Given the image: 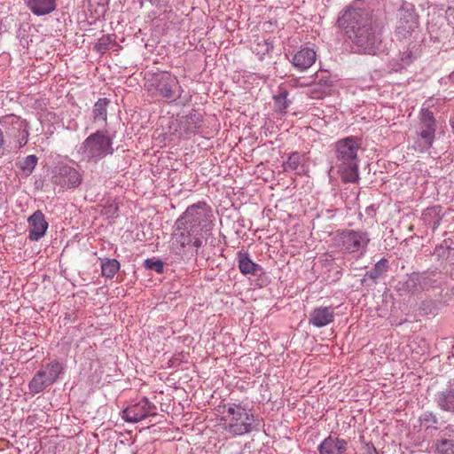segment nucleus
Listing matches in <instances>:
<instances>
[{
  "label": "nucleus",
  "mask_w": 454,
  "mask_h": 454,
  "mask_svg": "<svg viewBox=\"0 0 454 454\" xmlns=\"http://www.w3.org/2000/svg\"><path fill=\"white\" fill-rule=\"evenodd\" d=\"M370 454H377V451L375 449L372 450V451Z\"/></svg>",
  "instance_id": "nucleus-44"
},
{
  "label": "nucleus",
  "mask_w": 454,
  "mask_h": 454,
  "mask_svg": "<svg viewBox=\"0 0 454 454\" xmlns=\"http://www.w3.org/2000/svg\"><path fill=\"white\" fill-rule=\"evenodd\" d=\"M212 211L205 202H199L187 207L177 218L179 224L188 226L197 233L207 234L212 229Z\"/></svg>",
  "instance_id": "nucleus-7"
},
{
  "label": "nucleus",
  "mask_w": 454,
  "mask_h": 454,
  "mask_svg": "<svg viewBox=\"0 0 454 454\" xmlns=\"http://www.w3.org/2000/svg\"><path fill=\"white\" fill-rule=\"evenodd\" d=\"M438 454H454V440L444 439L437 445Z\"/></svg>",
  "instance_id": "nucleus-36"
},
{
  "label": "nucleus",
  "mask_w": 454,
  "mask_h": 454,
  "mask_svg": "<svg viewBox=\"0 0 454 454\" xmlns=\"http://www.w3.org/2000/svg\"><path fill=\"white\" fill-rule=\"evenodd\" d=\"M301 155L299 153L294 152L291 153L287 160L283 164L284 171L290 172L296 170L301 164Z\"/></svg>",
  "instance_id": "nucleus-34"
},
{
  "label": "nucleus",
  "mask_w": 454,
  "mask_h": 454,
  "mask_svg": "<svg viewBox=\"0 0 454 454\" xmlns=\"http://www.w3.org/2000/svg\"><path fill=\"white\" fill-rule=\"evenodd\" d=\"M39 371L45 373L46 383L52 385L57 381L59 375L64 372V366L59 361L54 360Z\"/></svg>",
  "instance_id": "nucleus-22"
},
{
  "label": "nucleus",
  "mask_w": 454,
  "mask_h": 454,
  "mask_svg": "<svg viewBox=\"0 0 454 454\" xmlns=\"http://www.w3.org/2000/svg\"><path fill=\"white\" fill-rule=\"evenodd\" d=\"M329 90L330 89L326 87L319 85L317 82H312L308 90L307 94L311 98L319 99L326 96L329 93Z\"/></svg>",
  "instance_id": "nucleus-33"
},
{
  "label": "nucleus",
  "mask_w": 454,
  "mask_h": 454,
  "mask_svg": "<svg viewBox=\"0 0 454 454\" xmlns=\"http://www.w3.org/2000/svg\"><path fill=\"white\" fill-rule=\"evenodd\" d=\"M156 411L157 407L155 404L149 402L146 397H143L123 411V419L127 422L137 423L148 416L156 415Z\"/></svg>",
  "instance_id": "nucleus-12"
},
{
  "label": "nucleus",
  "mask_w": 454,
  "mask_h": 454,
  "mask_svg": "<svg viewBox=\"0 0 454 454\" xmlns=\"http://www.w3.org/2000/svg\"><path fill=\"white\" fill-rule=\"evenodd\" d=\"M20 132L18 143H19V148H21L25 146L27 143L28 138V129H27V123L25 122V126L20 129L18 130Z\"/></svg>",
  "instance_id": "nucleus-39"
},
{
  "label": "nucleus",
  "mask_w": 454,
  "mask_h": 454,
  "mask_svg": "<svg viewBox=\"0 0 454 454\" xmlns=\"http://www.w3.org/2000/svg\"><path fill=\"white\" fill-rule=\"evenodd\" d=\"M90 3L91 4H97L98 5H99L101 7H105L108 4V0H90Z\"/></svg>",
  "instance_id": "nucleus-41"
},
{
  "label": "nucleus",
  "mask_w": 454,
  "mask_h": 454,
  "mask_svg": "<svg viewBox=\"0 0 454 454\" xmlns=\"http://www.w3.org/2000/svg\"><path fill=\"white\" fill-rule=\"evenodd\" d=\"M439 278L440 274L434 271L419 275L421 291L438 287L440 284Z\"/></svg>",
  "instance_id": "nucleus-27"
},
{
  "label": "nucleus",
  "mask_w": 454,
  "mask_h": 454,
  "mask_svg": "<svg viewBox=\"0 0 454 454\" xmlns=\"http://www.w3.org/2000/svg\"><path fill=\"white\" fill-rule=\"evenodd\" d=\"M418 27V16L414 6L411 4H403L399 9L398 22L395 29V36L400 43L408 39L411 33Z\"/></svg>",
  "instance_id": "nucleus-10"
},
{
  "label": "nucleus",
  "mask_w": 454,
  "mask_h": 454,
  "mask_svg": "<svg viewBox=\"0 0 454 454\" xmlns=\"http://www.w3.org/2000/svg\"><path fill=\"white\" fill-rule=\"evenodd\" d=\"M436 402L441 409L454 412V388H449L438 393Z\"/></svg>",
  "instance_id": "nucleus-24"
},
{
  "label": "nucleus",
  "mask_w": 454,
  "mask_h": 454,
  "mask_svg": "<svg viewBox=\"0 0 454 454\" xmlns=\"http://www.w3.org/2000/svg\"><path fill=\"white\" fill-rule=\"evenodd\" d=\"M398 53L389 61V68L400 72L407 68L419 55L418 44L410 41L408 44L402 43Z\"/></svg>",
  "instance_id": "nucleus-11"
},
{
  "label": "nucleus",
  "mask_w": 454,
  "mask_h": 454,
  "mask_svg": "<svg viewBox=\"0 0 454 454\" xmlns=\"http://www.w3.org/2000/svg\"><path fill=\"white\" fill-rule=\"evenodd\" d=\"M114 137L106 129H98L90 134L78 147L80 161L98 163L99 160L114 153Z\"/></svg>",
  "instance_id": "nucleus-4"
},
{
  "label": "nucleus",
  "mask_w": 454,
  "mask_h": 454,
  "mask_svg": "<svg viewBox=\"0 0 454 454\" xmlns=\"http://www.w3.org/2000/svg\"><path fill=\"white\" fill-rule=\"evenodd\" d=\"M347 442L329 435L318 446L319 454H342L347 450Z\"/></svg>",
  "instance_id": "nucleus-18"
},
{
  "label": "nucleus",
  "mask_w": 454,
  "mask_h": 454,
  "mask_svg": "<svg viewBox=\"0 0 454 454\" xmlns=\"http://www.w3.org/2000/svg\"><path fill=\"white\" fill-rule=\"evenodd\" d=\"M371 241L366 231L346 229L337 231L332 239L333 247L342 254H357L359 257L365 254Z\"/></svg>",
  "instance_id": "nucleus-6"
},
{
  "label": "nucleus",
  "mask_w": 454,
  "mask_h": 454,
  "mask_svg": "<svg viewBox=\"0 0 454 454\" xmlns=\"http://www.w3.org/2000/svg\"><path fill=\"white\" fill-rule=\"evenodd\" d=\"M313 82H317L319 85L328 89H330L333 85V82L331 81L328 74H322L321 75L317 74Z\"/></svg>",
  "instance_id": "nucleus-40"
},
{
  "label": "nucleus",
  "mask_w": 454,
  "mask_h": 454,
  "mask_svg": "<svg viewBox=\"0 0 454 454\" xmlns=\"http://www.w3.org/2000/svg\"><path fill=\"white\" fill-rule=\"evenodd\" d=\"M287 97L286 90H282L278 95L274 96L275 105L280 111H285L290 106L291 102Z\"/></svg>",
  "instance_id": "nucleus-35"
},
{
  "label": "nucleus",
  "mask_w": 454,
  "mask_h": 454,
  "mask_svg": "<svg viewBox=\"0 0 454 454\" xmlns=\"http://www.w3.org/2000/svg\"><path fill=\"white\" fill-rule=\"evenodd\" d=\"M44 376L45 373L43 372L37 371L35 372L28 384V389L30 393L33 395L38 394L43 391L47 387L51 386L50 384L46 383Z\"/></svg>",
  "instance_id": "nucleus-25"
},
{
  "label": "nucleus",
  "mask_w": 454,
  "mask_h": 454,
  "mask_svg": "<svg viewBox=\"0 0 454 454\" xmlns=\"http://www.w3.org/2000/svg\"><path fill=\"white\" fill-rule=\"evenodd\" d=\"M388 262L385 258L380 259L371 270H368L364 277L363 281L370 278L373 281L378 279L385 271L387 270Z\"/></svg>",
  "instance_id": "nucleus-29"
},
{
  "label": "nucleus",
  "mask_w": 454,
  "mask_h": 454,
  "mask_svg": "<svg viewBox=\"0 0 454 454\" xmlns=\"http://www.w3.org/2000/svg\"><path fill=\"white\" fill-rule=\"evenodd\" d=\"M360 53L374 55L381 39L378 26L369 12L360 8H348L338 20Z\"/></svg>",
  "instance_id": "nucleus-1"
},
{
  "label": "nucleus",
  "mask_w": 454,
  "mask_h": 454,
  "mask_svg": "<svg viewBox=\"0 0 454 454\" xmlns=\"http://www.w3.org/2000/svg\"><path fill=\"white\" fill-rule=\"evenodd\" d=\"M38 158L34 155H28L17 162V167L20 169L23 175L29 176L36 167Z\"/></svg>",
  "instance_id": "nucleus-30"
},
{
  "label": "nucleus",
  "mask_w": 454,
  "mask_h": 454,
  "mask_svg": "<svg viewBox=\"0 0 454 454\" xmlns=\"http://www.w3.org/2000/svg\"><path fill=\"white\" fill-rule=\"evenodd\" d=\"M145 88L153 98L169 102L176 101L183 92L177 78L168 72L148 74Z\"/></svg>",
  "instance_id": "nucleus-5"
},
{
  "label": "nucleus",
  "mask_w": 454,
  "mask_h": 454,
  "mask_svg": "<svg viewBox=\"0 0 454 454\" xmlns=\"http://www.w3.org/2000/svg\"><path fill=\"white\" fill-rule=\"evenodd\" d=\"M434 255L438 260H444L454 264V240L444 239L440 245L436 246L434 250Z\"/></svg>",
  "instance_id": "nucleus-21"
},
{
  "label": "nucleus",
  "mask_w": 454,
  "mask_h": 454,
  "mask_svg": "<svg viewBox=\"0 0 454 454\" xmlns=\"http://www.w3.org/2000/svg\"><path fill=\"white\" fill-rule=\"evenodd\" d=\"M204 236L195 231L189 230L188 226L179 224L176 221L170 242V249L176 255H184L189 247L198 250L203 245Z\"/></svg>",
  "instance_id": "nucleus-8"
},
{
  "label": "nucleus",
  "mask_w": 454,
  "mask_h": 454,
  "mask_svg": "<svg viewBox=\"0 0 454 454\" xmlns=\"http://www.w3.org/2000/svg\"><path fill=\"white\" fill-rule=\"evenodd\" d=\"M203 122L201 114L197 111H192L188 114L182 116L179 121V136L188 138L195 135Z\"/></svg>",
  "instance_id": "nucleus-14"
},
{
  "label": "nucleus",
  "mask_w": 454,
  "mask_h": 454,
  "mask_svg": "<svg viewBox=\"0 0 454 454\" xmlns=\"http://www.w3.org/2000/svg\"><path fill=\"white\" fill-rule=\"evenodd\" d=\"M436 131V120L433 112L428 109H421L419 115V122L416 128V135L419 138V146L422 150L432 147Z\"/></svg>",
  "instance_id": "nucleus-9"
},
{
  "label": "nucleus",
  "mask_w": 454,
  "mask_h": 454,
  "mask_svg": "<svg viewBox=\"0 0 454 454\" xmlns=\"http://www.w3.org/2000/svg\"><path fill=\"white\" fill-rule=\"evenodd\" d=\"M423 220L433 231L438 228L442 217L435 207L427 208L423 213Z\"/></svg>",
  "instance_id": "nucleus-31"
},
{
  "label": "nucleus",
  "mask_w": 454,
  "mask_h": 454,
  "mask_svg": "<svg viewBox=\"0 0 454 454\" xmlns=\"http://www.w3.org/2000/svg\"><path fill=\"white\" fill-rule=\"evenodd\" d=\"M400 291L408 293V294H415L421 291L420 282H419V274L412 273L411 274L407 279L402 284V286L399 288Z\"/></svg>",
  "instance_id": "nucleus-26"
},
{
  "label": "nucleus",
  "mask_w": 454,
  "mask_h": 454,
  "mask_svg": "<svg viewBox=\"0 0 454 454\" xmlns=\"http://www.w3.org/2000/svg\"><path fill=\"white\" fill-rule=\"evenodd\" d=\"M28 224V239L31 241H38L41 239L45 235L48 229V223L45 220L44 215L40 210H36L29 216Z\"/></svg>",
  "instance_id": "nucleus-16"
},
{
  "label": "nucleus",
  "mask_w": 454,
  "mask_h": 454,
  "mask_svg": "<svg viewBox=\"0 0 454 454\" xmlns=\"http://www.w3.org/2000/svg\"><path fill=\"white\" fill-rule=\"evenodd\" d=\"M25 3L35 16L48 15L57 8L56 0H25Z\"/></svg>",
  "instance_id": "nucleus-19"
},
{
  "label": "nucleus",
  "mask_w": 454,
  "mask_h": 454,
  "mask_svg": "<svg viewBox=\"0 0 454 454\" xmlns=\"http://www.w3.org/2000/svg\"><path fill=\"white\" fill-rule=\"evenodd\" d=\"M450 79L454 82V71L450 74Z\"/></svg>",
  "instance_id": "nucleus-42"
},
{
  "label": "nucleus",
  "mask_w": 454,
  "mask_h": 454,
  "mask_svg": "<svg viewBox=\"0 0 454 454\" xmlns=\"http://www.w3.org/2000/svg\"><path fill=\"white\" fill-rule=\"evenodd\" d=\"M316 51L310 48H304L297 51L292 58L294 67L303 71L310 67L316 61Z\"/></svg>",
  "instance_id": "nucleus-17"
},
{
  "label": "nucleus",
  "mask_w": 454,
  "mask_h": 454,
  "mask_svg": "<svg viewBox=\"0 0 454 454\" xmlns=\"http://www.w3.org/2000/svg\"><path fill=\"white\" fill-rule=\"evenodd\" d=\"M145 267L157 273H162L164 270L163 262L160 260L155 259H146L145 261Z\"/></svg>",
  "instance_id": "nucleus-38"
},
{
  "label": "nucleus",
  "mask_w": 454,
  "mask_h": 454,
  "mask_svg": "<svg viewBox=\"0 0 454 454\" xmlns=\"http://www.w3.org/2000/svg\"><path fill=\"white\" fill-rule=\"evenodd\" d=\"M222 420L223 429L232 436L258 432L261 428V419L254 415L253 408L241 403H229L224 405Z\"/></svg>",
  "instance_id": "nucleus-3"
},
{
  "label": "nucleus",
  "mask_w": 454,
  "mask_h": 454,
  "mask_svg": "<svg viewBox=\"0 0 454 454\" xmlns=\"http://www.w3.org/2000/svg\"><path fill=\"white\" fill-rule=\"evenodd\" d=\"M450 125H451L452 129H454V120H452V121H450Z\"/></svg>",
  "instance_id": "nucleus-43"
},
{
  "label": "nucleus",
  "mask_w": 454,
  "mask_h": 454,
  "mask_svg": "<svg viewBox=\"0 0 454 454\" xmlns=\"http://www.w3.org/2000/svg\"><path fill=\"white\" fill-rule=\"evenodd\" d=\"M26 121L21 120L15 114H6L0 117V125L4 128L12 127L13 129L20 130L25 126Z\"/></svg>",
  "instance_id": "nucleus-32"
},
{
  "label": "nucleus",
  "mask_w": 454,
  "mask_h": 454,
  "mask_svg": "<svg viewBox=\"0 0 454 454\" xmlns=\"http://www.w3.org/2000/svg\"><path fill=\"white\" fill-rule=\"evenodd\" d=\"M120 270V262L116 259L106 258L101 261L102 275L106 278H113Z\"/></svg>",
  "instance_id": "nucleus-28"
},
{
  "label": "nucleus",
  "mask_w": 454,
  "mask_h": 454,
  "mask_svg": "<svg viewBox=\"0 0 454 454\" xmlns=\"http://www.w3.org/2000/svg\"><path fill=\"white\" fill-rule=\"evenodd\" d=\"M82 175L74 168L67 165L60 166L53 176V182L62 188H75L82 183Z\"/></svg>",
  "instance_id": "nucleus-13"
},
{
  "label": "nucleus",
  "mask_w": 454,
  "mask_h": 454,
  "mask_svg": "<svg viewBox=\"0 0 454 454\" xmlns=\"http://www.w3.org/2000/svg\"><path fill=\"white\" fill-rule=\"evenodd\" d=\"M420 422L427 428L434 427L436 428V425L438 423V419L432 412L427 411L423 413L420 418Z\"/></svg>",
  "instance_id": "nucleus-37"
},
{
  "label": "nucleus",
  "mask_w": 454,
  "mask_h": 454,
  "mask_svg": "<svg viewBox=\"0 0 454 454\" xmlns=\"http://www.w3.org/2000/svg\"><path fill=\"white\" fill-rule=\"evenodd\" d=\"M110 100L106 98H98L92 108V120L95 123H106L107 121V106Z\"/></svg>",
  "instance_id": "nucleus-23"
},
{
  "label": "nucleus",
  "mask_w": 454,
  "mask_h": 454,
  "mask_svg": "<svg viewBox=\"0 0 454 454\" xmlns=\"http://www.w3.org/2000/svg\"><path fill=\"white\" fill-rule=\"evenodd\" d=\"M361 141L356 137H347L334 144L335 160L331 171L336 169L343 183H357L359 176L358 152Z\"/></svg>",
  "instance_id": "nucleus-2"
},
{
  "label": "nucleus",
  "mask_w": 454,
  "mask_h": 454,
  "mask_svg": "<svg viewBox=\"0 0 454 454\" xmlns=\"http://www.w3.org/2000/svg\"><path fill=\"white\" fill-rule=\"evenodd\" d=\"M237 260L239 270L243 275L257 276L262 271V267L254 262L247 252L239 251Z\"/></svg>",
  "instance_id": "nucleus-20"
},
{
  "label": "nucleus",
  "mask_w": 454,
  "mask_h": 454,
  "mask_svg": "<svg viewBox=\"0 0 454 454\" xmlns=\"http://www.w3.org/2000/svg\"><path fill=\"white\" fill-rule=\"evenodd\" d=\"M335 313L332 306H320L312 309L309 314V323L317 328H322L333 323Z\"/></svg>",
  "instance_id": "nucleus-15"
}]
</instances>
